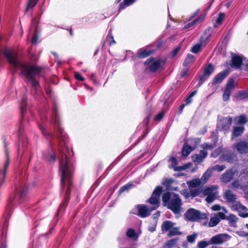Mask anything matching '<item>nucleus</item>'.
Listing matches in <instances>:
<instances>
[{"instance_id":"f257e3e1","label":"nucleus","mask_w":248,"mask_h":248,"mask_svg":"<svg viewBox=\"0 0 248 248\" xmlns=\"http://www.w3.org/2000/svg\"><path fill=\"white\" fill-rule=\"evenodd\" d=\"M2 53L15 71L17 68H20L22 74L27 78L36 92L40 86L38 79L42 76L43 68L36 65H31L29 63L18 61L16 56L6 49L3 52L0 49V60Z\"/></svg>"},{"instance_id":"f03ea898","label":"nucleus","mask_w":248,"mask_h":248,"mask_svg":"<svg viewBox=\"0 0 248 248\" xmlns=\"http://www.w3.org/2000/svg\"><path fill=\"white\" fill-rule=\"evenodd\" d=\"M60 156V170L62 173L61 185L62 188L63 190L66 185V191L65 194L64 202L61 204L57 212V216H58L61 211L64 209L67 206L70 199V195L72 186V183L71 180L73 167L69 161L68 154H69V149L67 147H62L59 150Z\"/></svg>"},{"instance_id":"7ed1b4c3","label":"nucleus","mask_w":248,"mask_h":248,"mask_svg":"<svg viewBox=\"0 0 248 248\" xmlns=\"http://www.w3.org/2000/svg\"><path fill=\"white\" fill-rule=\"evenodd\" d=\"M164 206L171 210L175 214H179L182 211V202L179 195L167 192L162 196Z\"/></svg>"},{"instance_id":"20e7f679","label":"nucleus","mask_w":248,"mask_h":248,"mask_svg":"<svg viewBox=\"0 0 248 248\" xmlns=\"http://www.w3.org/2000/svg\"><path fill=\"white\" fill-rule=\"evenodd\" d=\"M51 123L54 125L56 131V136L60 140H62L63 142L65 139V135L63 130L60 127V118L57 113V108L55 106L52 110V118L50 120Z\"/></svg>"},{"instance_id":"39448f33","label":"nucleus","mask_w":248,"mask_h":248,"mask_svg":"<svg viewBox=\"0 0 248 248\" xmlns=\"http://www.w3.org/2000/svg\"><path fill=\"white\" fill-rule=\"evenodd\" d=\"M16 192H19V200H21L26 195L27 192V188L25 186H24L23 184H21V185L19 187L17 186H16L15 193H11L9 195L8 203L6 207L7 212H10L12 208V203L15 200L16 193Z\"/></svg>"},{"instance_id":"423d86ee","label":"nucleus","mask_w":248,"mask_h":248,"mask_svg":"<svg viewBox=\"0 0 248 248\" xmlns=\"http://www.w3.org/2000/svg\"><path fill=\"white\" fill-rule=\"evenodd\" d=\"M184 215L187 220L191 221H196L206 218L205 214H202L200 211L193 208H190L187 210Z\"/></svg>"},{"instance_id":"0eeeda50","label":"nucleus","mask_w":248,"mask_h":248,"mask_svg":"<svg viewBox=\"0 0 248 248\" xmlns=\"http://www.w3.org/2000/svg\"><path fill=\"white\" fill-rule=\"evenodd\" d=\"M217 186H212L203 190L202 194L204 196H207L205 201L207 203H211L216 199V197L218 193L217 190Z\"/></svg>"},{"instance_id":"6e6552de","label":"nucleus","mask_w":248,"mask_h":248,"mask_svg":"<svg viewBox=\"0 0 248 248\" xmlns=\"http://www.w3.org/2000/svg\"><path fill=\"white\" fill-rule=\"evenodd\" d=\"M231 236L226 233H220L212 237L210 240L211 244L219 245L230 240Z\"/></svg>"},{"instance_id":"1a4fd4ad","label":"nucleus","mask_w":248,"mask_h":248,"mask_svg":"<svg viewBox=\"0 0 248 248\" xmlns=\"http://www.w3.org/2000/svg\"><path fill=\"white\" fill-rule=\"evenodd\" d=\"M233 148L236 150L239 154H246L248 153V142L241 140L233 144Z\"/></svg>"},{"instance_id":"9d476101","label":"nucleus","mask_w":248,"mask_h":248,"mask_svg":"<svg viewBox=\"0 0 248 248\" xmlns=\"http://www.w3.org/2000/svg\"><path fill=\"white\" fill-rule=\"evenodd\" d=\"M232 123L231 117H223L217 122V128L220 130L227 131L230 128Z\"/></svg>"},{"instance_id":"9b49d317","label":"nucleus","mask_w":248,"mask_h":248,"mask_svg":"<svg viewBox=\"0 0 248 248\" xmlns=\"http://www.w3.org/2000/svg\"><path fill=\"white\" fill-rule=\"evenodd\" d=\"M153 58H150L146 60L144 64L149 65L147 68V70H149L150 71L155 73L161 67V61L160 60H157L153 62Z\"/></svg>"},{"instance_id":"f8f14e48","label":"nucleus","mask_w":248,"mask_h":248,"mask_svg":"<svg viewBox=\"0 0 248 248\" xmlns=\"http://www.w3.org/2000/svg\"><path fill=\"white\" fill-rule=\"evenodd\" d=\"M231 55L232 59L230 64L231 67L236 69H240L243 64L242 57L235 53H232Z\"/></svg>"},{"instance_id":"ddd939ff","label":"nucleus","mask_w":248,"mask_h":248,"mask_svg":"<svg viewBox=\"0 0 248 248\" xmlns=\"http://www.w3.org/2000/svg\"><path fill=\"white\" fill-rule=\"evenodd\" d=\"M234 88V81L233 79H230L226 85V88L223 94V99L224 101H227L229 99L232 90Z\"/></svg>"},{"instance_id":"4468645a","label":"nucleus","mask_w":248,"mask_h":248,"mask_svg":"<svg viewBox=\"0 0 248 248\" xmlns=\"http://www.w3.org/2000/svg\"><path fill=\"white\" fill-rule=\"evenodd\" d=\"M24 125L22 122H20L18 127V136L19 138V144L18 147V153L19 154L21 151H24L27 146L25 139H22V135L23 131Z\"/></svg>"},{"instance_id":"2eb2a0df","label":"nucleus","mask_w":248,"mask_h":248,"mask_svg":"<svg viewBox=\"0 0 248 248\" xmlns=\"http://www.w3.org/2000/svg\"><path fill=\"white\" fill-rule=\"evenodd\" d=\"M230 73L229 69H226L217 75L213 78L212 84L215 85L219 84L228 76Z\"/></svg>"},{"instance_id":"dca6fc26","label":"nucleus","mask_w":248,"mask_h":248,"mask_svg":"<svg viewBox=\"0 0 248 248\" xmlns=\"http://www.w3.org/2000/svg\"><path fill=\"white\" fill-rule=\"evenodd\" d=\"M138 209V216L141 217H146L150 215L151 208L149 209L147 206L144 204H138L137 205Z\"/></svg>"},{"instance_id":"f3484780","label":"nucleus","mask_w":248,"mask_h":248,"mask_svg":"<svg viewBox=\"0 0 248 248\" xmlns=\"http://www.w3.org/2000/svg\"><path fill=\"white\" fill-rule=\"evenodd\" d=\"M43 156L49 163H53L56 159V155L52 149H49L43 153Z\"/></svg>"},{"instance_id":"a211bd4d","label":"nucleus","mask_w":248,"mask_h":248,"mask_svg":"<svg viewBox=\"0 0 248 248\" xmlns=\"http://www.w3.org/2000/svg\"><path fill=\"white\" fill-rule=\"evenodd\" d=\"M147 202L153 205L151 207V211L157 209L160 205V198L152 194L151 197L147 200Z\"/></svg>"},{"instance_id":"6ab92c4d","label":"nucleus","mask_w":248,"mask_h":248,"mask_svg":"<svg viewBox=\"0 0 248 248\" xmlns=\"http://www.w3.org/2000/svg\"><path fill=\"white\" fill-rule=\"evenodd\" d=\"M234 173L232 170H228L222 175V181L227 183L231 181L233 178Z\"/></svg>"},{"instance_id":"aec40b11","label":"nucleus","mask_w":248,"mask_h":248,"mask_svg":"<svg viewBox=\"0 0 248 248\" xmlns=\"http://www.w3.org/2000/svg\"><path fill=\"white\" fill-rule=\"evenodd\" d=\"M175 224L170 220H166L162 224L161 229L162 231H169L174 226Z\"/></svg>"},{"instance_id":"412c9836","label":"nucleus","mask_w":248,"mask_h":248,"mask_svg":"<svg viewBox=\"0 0 248 248\" xmlns=\"http://www.w3.org/2000/svg\"><path fill=\"white\" fill-rule=\"evenodd\" d=\"M244 130V127H234L232 134V140L233 139V137H237L241 136L243 134Z\"/></svg>"},{"instance_id":"4be33fe9","label":"nucleus","mask_w":248,"mask_h":248,"mask_svg":"<svg viewBox=\"0 0 248 248\" xmlns=\"http://www.w3.org/2000/svg\"><path fill=\"white\" fill-rule=\"evenodd\" d=\"M224 198L229 202H235L236 198L231 190H228L225 194Z\"/></svg>"},{"instance_id":"5701e85b","label":"nucleus","mask_w":248,"mask_h":248,"mask_svg":"<svg viewBox=\"0 0 248 248\" xmlns=\"http://www.w3.org/2000/svg\"><path fill=\"white\" fill-rule=\"evenodd\" d=\"M214 70L215 68L213 65L212 63H209L205 67L203 73L204 74V75L209 77Z\"/></svg>"},{"instance_id":"b1692460","label":"nucleus","mask_w":248,"mask_h":248,"mask_svg":"<svg viewBox=\"0 0 248 248\" xmlns=\"http://www.w3.org/2000/svg\"><path fill=\"white\" fill-rule=\"evenodd\" d=\"M202 180L198 178L194 179L188 182L187 185L189 188H195L199 186L202 183Z\"/></svg>"},{"instance_id":"393cba45","label":"nucleus","mask_w":248,"mask_h":248,"mask_svg":"<svg viewBox=\"0 0 248 248\" xmlns=\"http://www.w3.org/2000/svg\"><path fill=\"white\" fill-rule=\"evenodd\" d=\"M126 236L133 240H137L138 238V234L136 233L135 231L132 228L127 229L126 232Z\"/></svg>"},{"instance_id":"a878e982","label":"nucleus","mask_w":248,"mask_h":248,"mask_svg":"<svg viewBox=\"0 0 248 248\" xmlns=\"http://www.w3.org/2000/svg\"><path fill=\"white\" fill-rule=\"evenodd\" d=\"M212 172H213L210 168H208L204 172L201 179L203 184L205 183L211 176Z\"/></svg>"},{"instance_id":"bb28decb","label":"nucleus","mask_w":248,"mask_h":248,"mask_svg":"<svg viewBox=\"0 0 248 248\" xmlns=\"http://www.w3.org/2000/svg\"><path fill=\"white\" fill-rule=\"evenodd\" d=\"M178 238H175L168 240L163 246V248H172L176 244Z\"/></svg>"},{"instance_id":"cd10ccee","label":"nucleus","mask_w":248,"mask_h":248,"mask_svg":"<svg viewBox=\"0 0 248 248\" xmlns=\"http://www.w3.org/2000/svg\"><path fill=\"white\" fill-rule=\"evenodd\" d=\"M195 61V57L191 54H188L184 62L183 65L186 67L189 64L192 63Z\"/></svg>"},{"instance_id":"c85d7f7f","label":"nucleus","mask_w":248,"mask_h":248,"mask_svg":"<svg viewBox=\"0 0 248 248\" xmlns=\"http://www.w3.org/2000/svg\"><path fill=\"white\" fill-rule=\"evenodd\" d=\"M152 53L150 50L146 51V50H142L140 49L139 50L137 55L139 58H144L148 57Z\"/></svg>"},{"instance_id":"c756f323","label":"nucleus","mask_w":248,"mask_h":248,"mask_svg":"<svg viewBox=\"0 0 248 248\" xmlns=\"http://www.w3.org/2000/svg\"><path fill=\"white\" fill-rule=\"evenodd\" d=\"M136 0H124L119 5V11L124 9L125 6H128L133 4Z\"/></svg>"},{"instance_id":"7c9ffc66","label":"nucleus","mask_w":248,"mask_h":248,"mask_svg":"<svg viewBox=\"0 0 248 248\" xmlns=\"http://www.w3.org/2000/svg\"><path fill=\"white\" fill-rule=\"evenodd\" d=\"M27 107V96L26 95H23L20 102V109L21 113L22 114L24 111L26 110Z\"/></svg>"},{"instance_id":"2f4dec72","label":"nucleus","mask_w":248,"mask_h":248,"mask_svg":"<svg viewBox=\"0 0 248 248\" xmlns=\"http://www.w3.org/2000/svg\"><path fill=\"white\" fill-rule=\"evenodd\" d=\"M179 228L178 227H172L171 229L170 230L168 234V237H171L175 235H181L182 233L179 231Z\"/></svg>"},{"instance_id":"473e14b6","label":"nucleus","mask_w":248,"mask_h":248,"mask_svg":"<svg viewBox=\"0 0 248 248\" xmlns=\"http://www.w3.org/2000/svg\"><path fill=\"white\" fill-rule=\"evenodd\" d=\"M226 219L229 221V223L232 226H235V225L233 224H235L238 218L234 215L231 214L229 216L227 217Z\"/></svg>"},{"instance_id":"72a5a7b5","label":"nucleus","mask_w":248,"mask_h":248,"mask_svg":"<svg viewBox=\"0 0 248 248\" xmlns=\"http://www.w3.org/2000/svg\"><path fill=\"white\" fill-rule=\"evenodd\" d=\"M39 127L42 130V133L46 137V138L49 140L50 138H53L54 137V135L51 132H49L46 131L43 126L42 125L39 124Z\"/></svg>"},{"instance_id":"f704fd0d","label":"nucleus","mask_w":248,"mask_h":248,"mask_svg":"<svg viewBox=\"0 0 248 248\" xmlns=\"http://www.w3.org/2000/svg\"><path fill=\"white\" fill-rule=\"evenodd\" d=\"M192 151V147L189 145L184 146L182 150V155L184 156H187Z\"/></svg>"},{"instance_id":"c9c22d12","label":"nucleus","mask_w":248,"mask_h":248,"mask_svg":"<svg viewBox=\"0 0 248 248\" xmlns=\"http://www.w3.org/2000/svg\"><path fill=\"white\" fill-rule=\"evenodd\" d=\"M220 221L219 218L216 216L211 217L209 222V226L212 227L216 226Z\"/></svg>"},{"instance_id":"e433bc0d","label":"nucleus","mask_w":248,"mask_h":248,"mask_svg":"<svg viewBox=\"0 0 248 248\" xmlns=\"http://www.w3.org/2000/svg\"><path fill=\"white\" fill-rule=\"evenodd\" d=\"M192 163L190 162L187 163L183 166L175 167L174 168V171H182L187 169L191 167Z\"/></svg>"},{"instance_id":"4c0bfd02","label":"nucleus","mask_w":248,"mask_h":248,"mask_svg":"<svg viewBox=\"0 0 248 248\" xmlns=\"http://www.w3.org/2000/svg\"><path fill=\"white\" fill-rule=\"evenodd\" d=\"M133 186L132 184L128 183L121 187L119 191V194H121L123 192L125 191H128L131 189Z\"/></svg>"},{"instance_id":"58836bf2","label":"nucleus","mask_w":248,"mask_h":248,"mask_svg":"<svg viewBox=\"0 0 248 248\" xmlns=\"http://www.w3.org/2000/svg\"><path fill=\"white\" fill-rule=\"evenodd\" d=\"M39 0H29L28 3L26 8L25 12L27 13L29 9L34 7Z\"/></svg>"},{"instance_id":"ea45409f","label":"nucleus","mask_w":248,"mask_h":248,"mask_svg":"<svg viewBox=\"0 0 248 248\" xmlns=\"http://www.w3.org/2000/svg\"><path fill=\"white\" fill-rule=\"evenodd\" d=\"M203 190L200 188L190 189V194L192 197H195L199 195L200 193H202Z\"/></svg>"},{"instance_id":"a19ab883","label":"nucleus","mask_w":248,"mask_h":248,"mask_svg":"<svg viewBox=\"0 0 248 248\" xmlns=\"http://www.w3.org/2000/svg\"><path fill=\"white\" fill-rule=\"evenodd\" d=\"M236 97H240L244 99L248 98V91H240L237 93L236 95Z\"/></svg>"},{"instance_id":"79ce46f5","label":"nucleus","mask_w":248,"mask_h":248,"mask_svg":"<svg viewBox=\"0 0 248 248\" xmlns=\"http://www.w3.org/2000/svg\"><path fill=\"white\" fill-rule=\"evenodd\" d=\"M162 192V187L160 186H158L154 190L152 194L159 198Z\"/></svg>"},{"instance_id":"37998d69","label":"nucleus","mask_w":248,"mask_h":248,"mask_svg":"<svg viewBox=\"0 0 248 248\" xmlns=\"http://www.w3.org/2000/svg\"><path fill=\"white\" fill-rule=\"evenodd\" d=\"M209 245H211L210 241L209 242L202 241L198 243L197 248H205Z\"/></svg>"},{"instance_id":"c03bdc74","label":"nucleus","mask_w":248,"mask_h":248,"mask_svg":"<svg viewBox=\"0 0 248 248\" xmlns=\"http://www.w3.org/2000/svg\"><path fill=\"white\" fill-rule=\"evenodd\" d=\"M202 44H197L195 45L191 48V51L194 53H197L201 49Z\"/></svg>"},{"instance_id":"a18cd8bd","label":"nucleus","mask_w":248,"mask_h":248,"mask_svg":"<svg viewBox=\"0 0 248 248\" xmlns=\"http://www.w3.org/2000/svg\"><path fill=\"white\" fill-rule=\"evenodd\" d=\"M210 168L211 169L212 172L214 170H217V171H221L222 170H224L226 168V166L224 165H222L221 166L217 165H215V166L212 167V168Z\"/></svg>"},{"instance_id":"49530a36","label":"nucleus","mask_w":248,"mask_h":248,"mask_svg":"<svg viewBox=\"0 0 248 248\" xmlns=\"http://www.w3.org/2000/svg\"><path fill=\"white\" fill-rule=\"evenodd\" d=\"M5 153H6V156H7V161L5 163V164L4 165V171L3 172V175H4V177H5L6 169L8 167L9 164V158H8L9 157H8V154L7 149L6 148H5Z\"/></svg>"},{"instance_id":"de8ad7c7","label":"nucleus","mask_w":248,"mask_h":248,"mask_svg":"<svg viewBox=\"0 0 248 248\" xmlns=\"http://www.w3.org/2000/svg\"><path fill=\"white\" fill-rule=\"evenodd\" d=\"M208 78V77L206 75H204V74L203 73L202 75L200 76L199 78V86H201Z\"/></svg>"},{"instance_id":"09e8293b","label":"nucleus","mask_w":248,"mask_h":248,"mask_svg":"<svg viewBox=\"0 0 248 248\" xmlns=\"http://www.w3.org/2000/svg\"><path fill=\"white\" fill-rule=\"evenodd\" d=\"M197 233H193L192 235L187 236V240L190 243H193L195 241L197 237Z\"/></svg>"},{"instance_id":"8fccbe9b","label":"nucleus","mask_w":248,"mask_h":248,"mask_svg":"<svg viewBox=\"0 0 248 248\" xmlns=\"http://www.w3.org/2000/svg\"><path fill=\"white\" fill-rule=\"evenodd\" d=\"M198 22V19H195L191 22H189L186 24L183 30H186L188 28L193 27Z\"/></svg>"},{"instance_id":"3c124183","label":"nucleus","mask_w":248,"mask_h":248,"mask_svg":"<svg viewBox=\"0 0 248 248\" xmlns=\"http://www.w3.org/2000/svg\"><path fill=\"white\" fill-rule=\"evenodd\" d=\"M192 158L194 162H197L199 163L202 162L203 160V159L201 157V156L198 154L192 156Z\"/></svg>"},{"instance_id":"603ef678","label":"nucleus","mask_w":248,"mask_h":248,"mask_svg":"<svg viewBox=\"0 0 248 248\" xmlns=\"http://www.w3.org/2000/svg\"><path fill=\"white\" fill-rule=\"evenodd\" d=\"M223 160L230 163L232 162V156L231 154H226L223 155Z\"/></svg>"},{"instance_id":"864d4df0","label":"nucleus","mask_w":248,"mask_h":248,"mask_svg":"<svg viewBox=\"0 0 248 248\" xmlns=\"http://www.w3.org/2000/svg\"><path fill=\"white\" fill-rule=\"evenodd\" d=\"M224 16L225 14L224 13L221 12L219 13L218 16L216 20V24H220L222 22Z\"/></svg>"},{"instance_id":"5fc2aeb1","label":"nucleus","mask_w":248,"mask_h":248,"mask_svg":"<svg viewBox=\"0 0 248 248\" xmlns=\"http://www.w3.org/2000/svg\"><path fill=\"white\" fill-rule=\"evenodd\" d=\"M181 48V44H179L171 52V55L172 57L175 56Z\"/></svg>"},{"instance_id":"6e6d98bb","label":"nucleus","mask_w":248,"mask_h":248,"mask_svg":"<svg viewBox=\"0 0 248 248\" xmlns=\"http://www.w3.org/2000/svg\"><path fill=\"white\" fill-rule=\"evenodd\" d=\"M173 182V180L172 179H165L162 183V184L166 187H169Z\"/></svg>"},{"instance_id":"4d7b16f0","label":"nucleus","mask_w":248,"mask_h":248,"mask_svg":"<svg viewBox=\"0 0 248 248\" xmlns=\"http://www.w3.org/2000/svg\"><path fill=\"white\" fill-rule=\"evenodd\" d=\"M247 122L246 117L245 115H240L238 120V123L240 124H244Z\"/></svg>"},{"instance_id":"13d9d810","label":"nucleus","mask_w":248,"mask_h":248,"mask_svg":"<svg viewBox=\"0 0 248 248\" xmlns=\"http://www.w3.org/2000/svg\"><path fill=\"white\" fill-rule=\"evenodd\" d=\"M75 78L79 81H83L84 80V78L77 72H75Z\"/></svg>"},{"instance_id":"bf43d9fd","label":"nucleus","mask_w":248,"mask_h":248,"mask_svg":"<svg viewBox=\"0 0 248 248\" xmlns=\"http://www.w3.org/2000/svg\"><path fill=\"white\" fill-rule=\"evenodd\" d=\"M170 160L172 162L171 168H174L178 164L176 158L175 157L172 156L170 158Z\"/></svg>"},{"instance_id":"052dcab7","label":"nucleus","mask_w":248,"mask_h":248,"mask_svg":"<svg viewBox=\"0 0 248 248\" xmlns=\"http://www.w3.org/2000/svg\"><path fill=\"white\" fill-rule=\"evenodd\" d=\"M37 28V27H36V29L35 31V34L33 36L32 40H31V43L33 44H36L37 42V41L38 39V36L36 34Z\"/></svg>"},{"instance_id":"680f3d73","label":"nucleus","mask_w":248,"mask_h":248,"mask_svg":"<svg viewBox=\"0 0 248 248\" xmlns=\"http://www.w3.org/2000/svg\"><path fill=\"white\" fill-rule=\"evenodd\" d=\"M163 116L164 113L163 112H161L155 116V121H159L163 118Z\"/></svg>"},{"instance_id":"e2e57ef3","label":"nucleus","mask_w":248,"mask_h":248,"mask_svg":"<svg viewBox=\"0 0 248 248\" xmlns=\"http://www.w3.org/2000/svg\"><path fill=\"white\" fill-rule=\"evenodd\" d=\"M180 193L184 195L186 199L189 197L190 194L188 192L187 189H183L180 191Z\"/></svg>"},{"instance_id":"0e129e2a","label":"nucleus","mask_w":248,"mask_h":248,"mask_svg":"<svg viewBox=\"0 0 248 248\" xmlns=\"http://www.w3.org/2000/svg\"><path fill=\"white\" fill-rule=\"evenodd\" d=\"M216 216L217 217L219 218H220L222 219H226L227 217L222 212H218V213L216 214Z\"/></svg>"},{"instance_id":"69168bd1","label":"nucleus","mask_w":248,"mask_h":248,"mask_svg":"<svg viewBox=\"0 0 248 248\" xmlns=\"http://www.w3.org/2000/svg\"><path fill=\"white\" fill-rule=\"evenodd\" d=\"M40 118L42 123H44L46 120V116L43 112H40Z\"/></svg>"},{"instance_id":"338daca9","label":"nucleus","mask_w":248,"mask_h":248,"mask_svg":"<svg viewBox=\"0 0 248 248\" xmlns=\"http://www.w3.org/2000/svg\"><path fill=\"white\" fill-rule=\"evenodd\" d=\"M201 156V157L204 159L207 155V152L205 150H202L200 151V154L199 155Z\"/></svg>"},{"instance_id":"774afa93","label":"nucleus","mask_w":248,"mask_h":248,"mask_svg":"<svg viewBox=\"0 0 248 248\" xmlns=\"http://www.w3.org/2000/svg\"><path fill=\"white\" fill-rule=\"evenodd\" d=\"M236 233L240 236H248V233L244 231H237Z\"/></svg>"}]
</instances>
